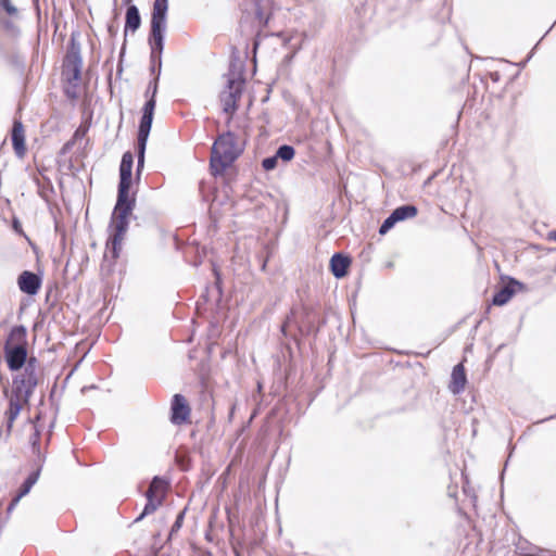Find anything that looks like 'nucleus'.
Here are the masks:
<instances>
[{
	"label": "nucleus",
	"instance_id": "1",
	"mask_svg": "<svg viewBox=\"0 0 556 556\" xmlns=\"http://www.w3.org/2000/svg\"><path fill=\"white\" fill-rule=\"evenodd\" d=\"M132 164L134 155L129 151L125 152L119 165L117 200L111 216L110 228L112 229V235L108 241L114 258H117L119 255L122 242L129 226V217L136 205V199L129 195Z\"/></svg>",
	"mask_w": 556,
	"mask_h": 556
},
{
	"label": "nucleus",
	"instance_id": "2",
	"mask_svg": "<svg viewBox=\"0 0 556 556\" xmlns=\"http://www.w3.org/2000/svg\"><path fill=\"white\" fill-rule=\"evenodd\" d=\"M242 149L238 147L237 137L231 131H226L214 141L211 157L210 170L215 177L224 175L235 161L240 156Z\"/></svg>",
	"mask_w": 556,
	"mask_h": 556
},
{
	"label": "nucleus",
	"instance_id": "3",
	"mask_svg": "<svg viewBox=\"0 0 556 556\" xmlns=\"http://www.w3.org/2000/svg\"><path fill=\"white\" fill-rule=\"evenodd\" d=\"M167 26V11L160 15L156 10H152L151 30L149 35L151 73L160 76L162 67V53L164 49L165 31Z\"/></svg>",
	"mask_w": 556,
	"mask_h": 556
},
{
	"label": "nucleus",
	"instance_id": "4",
	"mask_svg": "<svg viewBox=\"0 0 556 556\" xmlns=\"http://www.w3.org/2000/svg\"><path fill=\"white\" fill-rule=\"evenodd\" d=\"M26 345L25 327H13L4 344V356L10 370L16 371L24 366L27 356Z\"/></svg>",
	"mask_w": 556,
	"mask_h": 556
},
{
	"label": "nucleus",
	"instance_id": "5",
	"mask_svg": "<svg viewBox=\"0 0 556 556\" xmlns=\"http://www.w3.org/2000/svg\"><path fill=\"white\" fill-rule=\"evenodd\" d=\"M156 101L155 99H149L142 109V116L139 123L138 137H137V176H140V173L144 165V153L147 148V141L151 131L154 110H155Z\"/></svg>",
	"mask_w": 556,
	"mask_h": 556
},
{
	"label": "nucleus",
	"instance_id": "6",
	"mask_svg": "<svg viewBox=\"0 0 556 556\" xmlns=\"http://www.w3.org/2000/svg\"><path fill=\"white\" fill-rule=\"evenodd\" d=\"M81 66L80 45L72 37L63 61V75L68 85H72L74 88H77L80 81Z\"/></svg>",
	"mask_w": 556,
	"mask_h": 556
},
{
	"label": "nucleus",
	"instance_id": "7",
	"mask_svg": "<svg viewBox=\"0 0 556 556\" xmlns=\"http://www.w3.org/2000/svg\"><path fill=\"white\" fill-rule=\"evenodd\" d=\"M168 489V481L162 477H153L146 492L147 503L143 511L135 521H140L144 516L154 513L163 503Z\"/></svg>",
	"mask_w": 556,
	"mask_h": 556
},
{
	"label": "nucleus",
	"instance_id": "8",
	"mask_svg": "<svg viewBox=\"0 0 556 556\" xmlns=\"http://www.w3.org/2000/svg\"><path fill=\"white\" fill-rule=\"evenodd\" d=\"M244 79L240 76H229L225 89L219 94L223 111L230 117L238 109V100L243 91Z\"/></svg>",
	"mask_w": 556,
	"mask_h": 556
},
{
	"label": "nucleus",
	"instance_id": "9",
	"mask_svg": "<svg viewBox=\"0 0 556 556\" xmlns=\"http://www.w3.org/2000/svg\"><path fill=\"white\" fill-rule=\"evenodd\" d=\"M37 384V376H26V374L22 372L13 379L12 395L16 399H23V402L27 403Z\"/></svg>",
	"mask_w": 556,
	"mask_h": 556
},
{
	"label": "nucleus",
	"instance_id": "10",
	"mask_svg": "<svg viewBox=\"0 0 556 556\" xmlns=\"http://www.w3.org/2000/svg\"><path fill=\"white\" fill-rule=\"evenodd\" d=\"M190 406L186 397L181 394H175L170 403V421L174 425H182L189 420Z\"/></svg>",
	"mask_w": 556,
	"mask_h": 556
},
{
	"label": "nucleus",
	"instance_id": "11",
	"mask_svg": "<svg viewBox=\"0 0 556 556\" xmlns=\"http://www.w3.org/2000/svg\"><path fill=\"white\" fill-rule=\"evenodd\" d=\"M251 26L261 29L268 24L274 11V0H255Z\"/></svg>",
	"mask_w": 556,
	"mask_h": 556
},
{
	"label": "nucleus",
	"instance_id": "12",
	"mask_svg": "<svg viewBox=\"0 0 556 556\" xmlns=\"http://www.w3.org/2000/svg\"><path fill=\"white\" fill-rule=\"evenodd\" d=\"M17 285L22 292L35 295L41 287V278L33 271L24 270L17 278Z\"/></svg>",
	"mask_w": 556,
	"mask_h": 556
},
{
	"label": "nucleus",
	"instance_id": "13",
	"mask_svg": "<svg viewBox=\"0 0 556 556\" xmlns=\"http://www.w3.org/2000/svg\"><path fill=\"white\" fill-rule=\"evenodd\" d=\"M521 289H523V285L518 280L510 278L505 286L495 292L492 303L497 306L505 305L511 296Z\"/></svg>",
	"mask_w": 556,
	"mask_h": 556
},
{
	"label": "nucleus",
	"instance_id": "14",
	"mask_svg": "<svg viewBox=\"0 0 556 556\" xmlns=\"http://www.w3.org/2000/svg\"><path fill=\"white\" fill-rule=\"evenodd\" d=\"M22 402H23V399H16L14 395H12L10 401H9V408L5 412L7 424H5L4 440H7L10 437V434H11L13 422H14V420L17 418V416L21 413Z\"/></svg>",
	"mask_w": 556,
	"mask_h": 556
},
{
	"label": "nucleus",
	"instance_id": "15",
	"mask_svg": "<svg viewBox=\"0 0 556 556\" xmlns=\"http://www.w3.org/2000/svg\"><path fill=\"white\" fill-rule=\"evenodd\" d=\"M350 265H351V258L341 253L333 254L330 260L331 273L338 279L346 276Z\"/></svg>",
	"mask_w": 556,
	"mask_h": 556
},
{
	"label": "nucleus",
	"instance_id": "16",
	"mask_svg": "<svg viewBox=\"0 0 556 556\" xmlns=\"http://www.w3.org/2000/svg\"><path fill=\"white\" fill-rule=\"evenodd\" d=\"M11 139L16 155L23 156L25 154V136L23 124L20 121H14Z\"/></svg>",
	"mask_w": 556,
	"mask_h": 556
},
{
	"label": "nucleus",
	"instance_id": "17",
	"mask_svg": "<svg viewBox=\"0 0 556 556\" xmlns=\"http://www.w3.org/2000/svg\"><path fill=\"white\" fill-rule=\"evenodd\" d=\"M466 372L463 364H457L452 371V381L450 384V390L454 394L460 393L466 384Z\"/></svg>",
	"mask_w": 556,
	"mask_h": 556
},
{
	"label": "nucleus",
	"instance_id": "18",
	"mask_svg": "<svg viewBox=\"0 0 556 556\" xmlns=\"http://www.w3.org/2000/svg\"><path fill=\"white\" fill-rule=\"evenodd\" d=\"M141 25V17L136 5H129L126 11L125 33L128 30L135 33Z\"/></svg>",
	"mask_w": 556,
	"mask_h": 556
},
{
	"label": "nucleus",
	"instance_id": "19",
	"mask_svg": "<svg viewBox=\"0 0 556 556\" xmlns=\"http://www.w3.org/2000/svg\"><path fill=\"white\" fill-rule=\"evenodd\" d=\"M418 210L415 205L406 204L396 207L391 214L396 219V222H402L408 218H413L417 215Z\"/></svg>",
	"mask_w": 556,
	"mask_h": 556
},
{
	"label": "nucleus",
	"instance_id": "20",
	"mask_svg": "<svg viewBox=\"0 0 556 556\" xmlns=\"http://www.w3.org/2000/svg\"><path fill=\"white\" fill-rule=\"evenodd\" d=\"M39 476H40V469H37L36 471H33L31 473H29V476L25 479V481L21 485V488L17 492V495H20L22 497L27 495L30 492L31 488L38 481Z\"/></svg>",
	"mask_w": 556,
	"mask_h": 556
},
{
	"label": "nucleus",
	"instance_id": "21",
	"mask_svg": "<svg viewBox=\"0 0 556 556\" xmlns=\"http://www.w3.org/2000/svg\"><path fill=\"white\" fill-rule=\"evenodd\" d=\"M295 150L292 146L282 144L276 151V157L282 160L283 162H289L294 157Z\"/></svg>",
	"mask_w": 556,
	"mask_h": 556
},
{
	"label": "nucleus",
	"instance_id": "22",
	"mask_svg": "<svg viewBox=\"0 0 556 556\" xmlns=\"http://www.w3.org/2000/svg\"><path fill=\"white\" fill-rule=\"evenodd\" d=\"M37 366H38V362L36 359V357H29L27 358L26 357V362L24 364V374H26V376H37L36 375V370H37Z\"/></svg>",
	"mask_w": 556,
	"mask_h": 556
},
{
	"label": "nucleus",
	"instance_id": "23",
	"mask_svg": "<svg viewBox=\"0 0 556 556\" xmlns=\"http://www.w3.org/2000/svg\"><path fill=\"white\" fill-rule=\"evenodd\" d=\"M396 219L393 217L392 214H390L384 220L383 223L381 224L380 228H379V233L380 235H386L391 228L394 227V225L396 224Z\"/></svg>",
	"mask_w": 556,
	"mask_h": 556
},
{
	"label": "nucleus",
	"instance_id": "24",
	"mask_svg": "<svg viewBox=\"0 0 556 556\" xmlns=\"http://www.w3.org/2000/svg\"><path fill=\"white\" fill-rule=\"evenodd\" d=\"M184 518H185V510L180 511L177 515L176 520L170 528L169 536H173L176 532H178L180 530V528L182 527Z\"/></svg>",
	"mask_w": 556,
	"mask_h": 556
},
{
	"label": "nucleus",
	"instance_id": "25",
	"mask_svg": "<svg viewBox=\"0 0 556 556\" xmlns=\"http://www.w3.org/2000/svg\"><path fill=\"white\" fill-rule=\"evenodd\" d=\"M277 164H278V159L276 157V155L265 157L262 161V166L267 172L275 169L277 167Z\"/></svg>",
	"mask_w": 556,
	"mask_h": 556
},
{
	"label": "nucleus",
	"instance_id": "26",
	"mask_svg": "<svg viewBox=\"0 0 556 556\" xmlns=\"http://www.w3.org/2000/svg\"><path fill=\"white\" fill-rule=\"evenodd\" d=\"M1 5L8 15L14 16L17 14V9L12 4L11 0H1Z\"/></svg>",
	"mask_w": 556,
	"mask_h": 556
},
{
	"label": "nucleus",
	"instance_id": "27",
	"mask_svg": "<svg viewBox=\"0 0 556 556\" xmlns=\"http://www.w3.org/2000/svg\"><path fill=\"white\" fill-rule=\"evenodd\" d=\"M153 10H156V14L160 15L163 11L168 10V1L167 0H154Z\"/></svg>",
	"mask_w": 556,
	"mask_h": 556
},
{
	"label": "nucleus",
	"instance_id": "28",
	"mask_svg": "<svg viewBox=\"0 0 556 556\" xmlns=\"http://www.w3.org/2000/svg\"><path fill=\"white\" fill-rule=\"evenodd\" d=\"M157 81H159V76H155L154 80L149 84L146 94L148 96L151 92L150 99H155V96L157 92Z\"/></svg>",
	"mask_w": 556,
	"mask_h": 556
},
{
	"label": "nucleus",
	"instance_id": "29",
	"mask_svg": "<svg viewBox=\"0 0 556 556\" xmlns=\"http://www.w3.org/2000/svg\"><path fill=\"white\" fill-rule=\"evenodd\" d=\"M39 441H40V432L37 429H35V432L30 437V444H31L34 451L39 447Z\"/></svg>",
	"mask_w": 556,
	"mask_h": 556
},
{
	"label": "nucleus",
	"instance_id": "30",
	"mask_svg": "<svg viewBox=\"0 0 556 556\" xmlns=\"http://www.w3.org/2000/svg\"><path fill=\"white\" fill-rule=\"evenodd\" d=\"M21 498H22V496H20L17 494L12 498V501L10 502V504L7 508L8 514H11L14 510V508L16 507V505L18 504Z\"/></svg>",
	"mask_w": 556,
	"mask_h": 556
},
{
	"label": "nucleus",
	"instance_id": "31",
	"mask_svg": "<svg viewBox=\"0 0 556 556\" xmlns=\"http://www.w3.org/2000/svg\"><path fill=\"white\" fill-rule=\"evenodd\" d=\"M21 498H22V496H20L17 494L12 498V501L10 502V504L7 508L8 514H11L14 510V508L16 507V505L18 504Z\"/></svg>",
	"mask_w": 556,
	"mask_h": 556
},
{
	"label": "nucleus",
	"instance_id": "32",
	"mask_svg": "<svg viewBox=\"0 0 556 556\" xmlns=\"http://www.w3.org/2000/svg\"><path fill=\"white\" fill-rule=\"evenodd\" d=\"M70 86L71 87H67L66 90H65L66 96L68 98H76V91H75L76 88H74L72 85H70Z\"/></svg>",
	"mask_w": 556,
	"mask_h": 556
},
{
	"label": "nucleus",
	"instance_id": "33",
	"mask_svg": "<svg viewBox=\"0 0 556 556\" xmlns=\"http://www.w3.org/2000/svg\"><path fill=\"white\" fill-rule=\"evenodd\" d=\"M547 239H548L549 241H554V242H556V230H552V231H549V232H548V235H547Z\"/></svg>",
	"mask_w": 556,
	"mask_h": 556
},
{
	"label": "nucleus",
	"instance_id": "34",
	"mask_svg": "<svg viewBox=\"0 0 556 556\" xmlns=\"http://www.w3.org/2000/svg\"><path fill=\"white\" fill-rule=\"evenodd\" d=\"M14 228L17 229L18 228V222L17 220H14Z\"/></svg>",
	"mask_w": 556,
	"mask_h": 556
},
{
	"label": "nucleus",
	"instance_id": "35",
	"mask_svg": "<svg viewBox=\"0 0 556 556\" xmlns=\"http://www.w3.org/2000/svg\"><path fill=\"white\" fill-rule=\"evenodd\" d=\"M249 15H250V13L245 12V13H244V18H248V17H249Z\"/></svg>",
	"mask_w": 556,
	"mask_h": 556
},
{
	"label": "nucleus",
	"instance_id": "36",
	"mask_svg": "<svg viewBox=\"0 0 556 556\" xmlns=\"http://www.w3.org/2000/svg\"><path fill=\"white\" fill-rule=\"evenodd\" d=\"M2 438V431H0V439Z\"/></svg>",
	"mask_w": 556,
	"mask_h": 556
},
{
	"label": "nucleus",
	"instance_id": "37",
	"mask_svg": "<svg viewBox=\"0 0 556 556\" xmlns=\"http://www.w3.org/2000/svg\"><path fill=\"white\" fill-rule=\"evenodd\" d=\"M126 3H128L130 0H124Z\"/></svg>",
	"mask_w": 556,
	"mask_h": 556
}]
</instances>
